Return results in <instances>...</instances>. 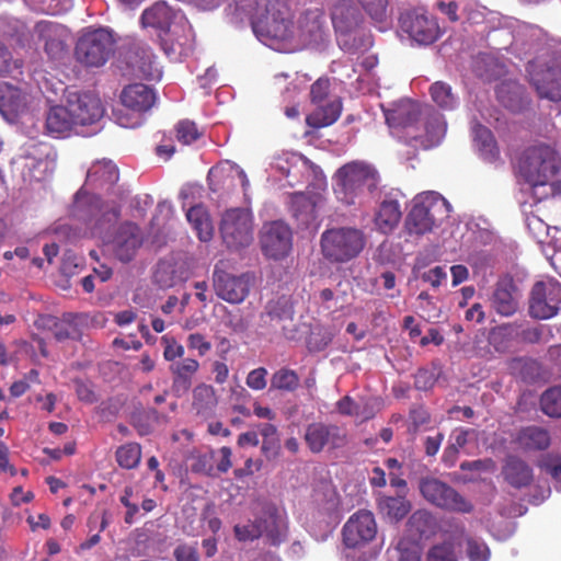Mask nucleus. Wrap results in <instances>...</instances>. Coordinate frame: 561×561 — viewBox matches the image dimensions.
<instances>
[{"mask_svg": "<svg viewBox=\"0 0 561 561\" xmlns=\"http://www.w3.org/2000/svg\"><path fill=\"white\" fill-rule=\"evenodd\" d=\"M55 152L47 144L31 142L14 163L22 169L24 181H44L55 169Z\"/></svg>", "mask_w": 561, "mask_h": 561, "instance_id": "nucleus-16", "label": "nucleus"}, {"mask_svg": "<svg viewBox=\"0 0 561 561\" xmlns=\"http://www.w3.org/2000/svg\"><path fill=\"white\" fill-rule=\"evenodd\" d=\"M38 39L44 42L46 54L51 59H59L65 53L68 30L51 21H39L34 27Z\"/></svg>", "mask_w": 561, "mask_h": 561, "instance_id": "nucleus-29", "label": "nucleus"}, {"mask_svg": "<svg viewBox=\"0 0 561 561\" xmlns=\"http://www.w3.org/2000/svg\"><path fill=\"white\" fill-rule=\"evenodd\" d=\"M45 129L55 138H66L72 134L80 135V129L76 127L66 103L49 108L45 119Z\"/></svg>", "mask_w": 561, "mask_h": 561, "instance_id": "nucleus-33", "label": "nucleus"}, {"mask_svg": "<svg viewBox=\"0 0 561 561\" xmlns=\"http://www.w3.org/2000/svg\"><path fill=\"white\" fill-rule=\"evenodd\" d=\"M503 474L506 481L516 488L527 485L533 479L531 468L523 460L516 457H508L503 468Z\"/></svg>", "mask_w": 561, "mask_h": 561, "instance_id": "nucleus-41", "label": "nucleus"}, {"mask_svg": "<svg viewBox=\"0 0 561 561\" xmlns=\"http://www.w3.org/2000/svg\"><path fill=\"white\" fill-rule=\"evenodd\" d=\"M228 10L236 22L249 20L256 38L278 51L319 45L328 36L325 15L320 9L308 10L296 24L286 0H233Z\"/></svg>", "mask_w": 561, "mask_h": 561, "instance_id": "nucleus-1", "label": "nucleus"}, {"mask_svg": "<svg viewBox=\"0 0 561 561\" xmlns=\"http://www.w3.org/2000/svg\"><path fill=\"white\" fill-rule=\"evenodd\" d=\"M530 82L540 98L561 101V47L548 45L528 61Z\"/></svg>", "mask_w": 561, "mask_h": 561, "instance_id": "nucleus-10", "label": "nucleus"}, {"mask_svg": "<svg viewBox=\"0 0 561 561\" xmlns=\"http://www.w3.org/2000/svg\"><path fill=\"white\" fill-rule=\"evenodd\" d=\"M234 534L242 541L253 540L265 535L273 545H279L287 536L286 514L284 510L266 504L255 522L236 525Z\"/></svg>", "mask_w": 561, "mask_h": 561, "instance_id": "nucleus-14", "label": "nucleus"}, {"mask_svg": "<svg viewBox=\"0 0 561 561\" xmlns=\"http://www.w3.org/2000/svg\"><path fill=\"white\" fill-rule=\"evenodd\" d=\"M268 314L278 319H290L294 309L290 300L286 297L279 298L275 304H270L267 307Z\"/></svg>", "mask_w": 561, "mask_h": 561, "instance_id": "nucleus-59", "label": "nucleus"}, {"mask_svg": "<svg viewBox=\"0 0 561 561\" xmlns=\"http://www.w3.org/2000/svg\"><path fill=\"white\" fill-rule=\"evenodd\" d=\"M427 561H457L453 545L444 542L434 546L427 554Z\"/></svg>", "mask_w": 561, "mask_h": 561, "instance_id": "nucleus-58", "label": "nucleus"}, {"mask_svg": "<svg viewBox=\"0 0 561 561\" xmlns=\"http://www.w3.org/2000/svg\"><path fill=\"white\" fill-rule=\"evenodd\" d=\"M538 466L551 477L554 489L561 492V456L547 454L539 460Z\"/></svg>", "mask_w": 561, "mask_h": 561, "instance_id": "nucleus-49", "label": "nucleus"}, {"mask_svg": "<svg viewBox=\"0 0 561 561\" xmlns=\"http://www.w3.org/2000/svg\"><path fill=\"white\" fill-rule=\"evenodd\" d=\"M38 39L44 42L46 54L51 59H59L65 53L68 30L51 21H39L34 27Z\"/></svg>", "mask_w": 561, "mask_h": 561, "instance_id": "nucleus-28", "label": "nucleus"}, {"mask_svg": "<svg viewBox=\"0 0 561 561\" xmlns=\"http://www.w3.org/2000/svg\"><path fill=\"white\" fill-rule=\"evenodd\" d=\"M471 131L480 156L486 161H495L500 151L491 130L480 124H473Z\"/></svg>", "mask_w": 561, "mask_h": 561, "instance_id": "nucleus-39", "label": "nucleus"}, {"mask_svg": "<svg viewBox=\"0 0 561 561\" xmlns=\"http://www.w3.org/2000/svg\"><path fill=\"white\" fill-rule=\"evenodd\" d=\"M133 490L126 488L123 495L121 496V503L127 508L124 520L126 524L131 525L135 523V517L139 512L137 502L131 501Z\"/></svg>", "mask_w": 561, "mask_h": 561, "instance_id": "nucleus-61", "label": "nucleus"}, {"mask_svg": "<svg viewBox=\"0 0 561 561\" xmlns=\"http://www.w3.org/2000/svg\"><path fill=\"white\" fill-rule=\"evenodd\" d=\"M450 210V204L437 192L420 193L412 201L404 230L411 237L424 236L448 218Z\"/></svg>", "mask_w": 561, "mask_h": 561, "instance_id": "nucleus-9", "label": "nucleus"}, {"mask_svg": "<svg viewBox=\"0 0 561 561\" xmlns=\"http://www.w3.org/2000/svg\"><path fill=\"white\" fill-rule=\"evenodd\" d=\"M216 404L217 397L211 386L202 383L195 387L192 405L197 414L202 416L210 415Z\"/></svg>", "mask_w": 561, "mask_h": 561, "instance_id": "nucleus-43", "label": "nucleus"}, {"mask_svg": "<svg viewBox=\"0 0 561 561\" xmlns=\"http://www.w3.org/2000/svg\"><path fill=\"white\" fill-rule=\"evenodd\" d=\"M476 438V432L473 430L457 428L455 430L449 438L450 445L444 453L445 461L454 463L456 455L460 449L465 448L467 444Z\"/></svg>", "mask_w": 561, "mask_h": 561, "instance_id": "nucleus-47", "label": "nucleus"}, {"mask_svg": "<svg viewBox=\"0 0 561 561\" xmlns=\"http://www.w3.org/2000/svg\"><path fill=\"white\" fill-rule=\"evenodd\" d=\"M516 443L525 450H543L550 446L551 437L548 430L531 425L518 432Z\"/></svg>", "mask_w": 561, "mask_h": 561, "instance_id": "nucleus-37", "label": "nucleus"}, {"mask_svg": "<svg viewBox=\"0 0 561 561\" xmlns=\"http://www.w3.org/2000/svg\"><path fill=\"white\" fill-rule=\"evenodd\" d=\"M76 316L68 313L62 317L60 321L49 319L54 322V336L57 341L61 342L67 339H75L78 334V330L75 324Z\"/></svg>", "mask_w": 561, "mask_h": 561, "instance_id": "nucleus-52", "label": "nucleus"}, {"mask_svg": "<svg viewBox=\"0 0 561 561\" xmlns=\"http://www.w3.org/2000/svg\"><path fill=\"white\" fill-rule=\"evenodd\" d=\"M343 542L348 550H362L376 538L377 524L369 511L354 513L343 526Z\"/></svg>", "mask_w": 561, "mask_h": 561, "instance_id": "nucleus-21", "label": "nucleus"}, {"mask_svg": "<svg viewBox=\"0 0 561 561\" xmlns=\"http://www.w3.org/2000/svg\"><path fill=\"white\" fill-rule=\"evenodd\" d=\"M319 202V196H309L302 192H297L290 195V209L293 215L300 219L304 224H308L316 217V208Z\"/></svg>", "mask_w": 561, "mask_h": 561, "instance_id": "nucleus-42", "label": "nucleus"}, {"mask_svg": "<svg viewBox=\"0 0 561 561\" xmlns=\"http://www.w3.org/2000/svg\"><path fill=\"white\" fill-rule=\"evenodd\" d=\"M339 507L336 491L330 483H324L314 491L312 508L310 512L311 522L320 523L324 530H331L335 523V512Z\"/></svg>", "mask_w": 561, "mask_h": 561, "instance_id": "nucleus-26", "label": "nucleus"}, {"mask_svg": "<svg viewBox=\"0 0 561 561\" xmlns=\"http://www.w3.org/2000/svg\"><path fill=\"white\" fill-rule=\"evenodd\" d=\"M267 370L263 367L251 370L247 376V386L253 390H263L266 387Z\"/></svg>", "mask_w": 561, "mask_h": 561, "instance_id": "nucleus-63", "label": "nucleus"}, {"mask_svg": "<svg viewBox=\"0 0 561 561\" xmlns=\"http://www.w3.org/2000/svg\"><path fill=\"white\" fill-rule=\"evenodd\" d=\"M379 181V173L373 164L356 160L336 170L333 191L337 201L345 205L363 204L366 195L377 188Z\"/></svg>", "mask_w": 561, "mask_h": 561, "instance_id": "nucleus-7", "label": "nucleus"}, {"mask_svg": "<svg viewBox=\"0 0 561 561\" xmlns=\"http://www.w3.org/2000/svg\"><path fill=\"white\" fill-rule=\"evenodd\" d=\"M66 104L80 135L90 136L100 129L104 107L98 95L91 92H68Z\"/></svg>", "mask_w": 561, "mask_h": 561, "instance_id": "nucleus-15", "label": "nucleus"}, {"mask_svg": "<svg viewBox=\"0 0 561 561\" xmlns=\"http://www.w3.org/2000/svg\"><path fill=\"white\" fill-rule=\"evenodd\" d=\"M366 245L363 230L339 227L325 230L321 236L323 256L333 263H346L357 257Z\"/></svg>", "mask_w": 561, "mask_h": 561, "instance_id": "nucleus-11", "label": "nucleus"}, {"mask_svg": "<svg viewBox=\"0 0 561 561\" xmlns=\"http://www.w3.org/2000/svg\"><path fill=\"white\" fill-rule=\"evenodd\" d=\"M145 27L159 32L161 47L172 60L188 55L195 45V33L185 14L167 1H157L141 14Z\"/></svg>", "mask_w": 561, "mask_h": 561, "instance_id": "nucleus-3", "label": "nucleus"}, {"mask_svg": "<svg viewBox=\"0 0 561 561\" xmlns=\"http://www.w3.org/2000/svg\"><path fill=\"white\" fill-rule=\"evenodd\" d=\"M156 92L142 84L127 85L121 93V107L113 110L115 123L125 128H136L144 123V114L156 103Z\"/></svg>", "mask_w": 561, "mask_h": 561, "instance_id": "nucleus-12", "label": "nucleus"}, {"mask_svg": "<svg viewBox=\"0 0 561 561\" xmlns=\"http://www.w3.org/2000/svg\"><path fill=\"white\" fill-rule=\"evenodd\" d=\"M304 438L308 448L314 454L324 449L341 448L346 442V435L342 428L320 422L309 424Z\"/></svg>", "mask_w": 561, "mask_h": 561, "instance_id": "nucleus-24", "label": "nucleus"}, {"mask_svg": "<svg viewBox=\"0 0 561 561\" xmlns=\"http://www.w3.org/2000/svg\"><path fill=\"white\" fill-rule=\"evenodd\" d=\"M541 410L551 417H561V386L546 390L540 399Z\"/></svg>", "mask_w": 561, "mask_h": 561, "instance_id": "nucleus-48", "label": "nucleus"}, {"mask_svg": "<svg viewBox=\"0 0 561 561\" xmlns=\"http://www.w3.org/2000/svg\"><path fill=\"white\" fill-rule=\"evenodd\" d=\"M191 268L183 259L159 261L153 274L154 282L162 288H170L188 279Z\"/></svg>", "mask_w": 561, "mask_h": 561, "instance_id": "nucleus-32", "label": "nucleus"}, {"mask_svg": "<svg viewBox=\"0 0 561 561\" xmlns=\"http://www.w3.org/2000/svg\"><path fill=\"white\" fill-rule=\"evenodd\" d=\"M199 368V363L194 358H182L170 365L173 375V390L178 396L188 391L192 378Z\"/></svg>", "mask_w": 561, "mask_h": 561, "instance_id": "nucleus-35", "label": "nucleus"}, {"mask_svg": "<svg viewBox=\"0 0 561 561\" xmlns=\"http://www.w3.org/2000/svg\"><path fill=\"white\" fill-rule=\"evenodd\" d=\"M465 552L469 561H489L491 556L488 545L472 536L465 538Z\"/></svg>", "mask_w": 561, "mask_h": 561, "instance_id": "nucleus-51", "label": "nucleus"}, {"mask_svg": "<svg viewBox=\"0 0 561 561\" xmlns=\"http://www.w3.org/2000/svg\"><path fill=\"white\" fill-rule=\"evenodd\" d=\"M128 65L135 76L148 80H160L162 78V69L156 56L151 48L145 44H138L130 50Z\"/></svg>", "mask_w": 561, "mask_h": 561, "instance_id": "nucleus-31", "label": "nucleus"}, {"mask_svg": "<svg viewBox=\"0 0 561 561\" xmlns=\"http://www.w3.org/2000/svg\"><path fill=\"white\" fill-rule=\"evenodd\" d=\"M477 4L478 0H438L436 7L451 22H457L461 14H466L468 20L478 23L482 13L476 10Z\"/></svg>", "mask_w": 561, "mask_h": 561, "instance_id": "nucleus-34", "label": "nucleus"}, {"mask_svg": "<svg viewBox=\"0 0 561 561\" xmlns=\"http://www.w3.org/2000/svg\"><path fill=\"white\" fill-rule=\"evenodd\" d=\"M561 310V283L552 277L537 280L530 290L528 311L539 320L553 318Z\"/></svg>", "mask_w": 561, "mask_h": 561, "instance_id": "nucleus-17", "label": "nucleus"}, {"mask_svg": "<svg viewBox=\"0 0 561 561\" xmlns=\"http://www.w3.org/2000/svg\"><path fill=\"white\" fill-rule=\"evenodd\" d=\"M401 28L419 45L434 43L440 34L436 19L423 10H413L402 14Z\"/></svg>", "mask_w": 561, "mask_h": 561, "instance_id": "nucleus-22", "label": "nucleus"}, {"mask_svg": "<svg viewBox=\"0 0 561 561\" xmlns=\"http://www.w3.org/2000/svg\"><path fill=\"white\" fill-rule=\"evenodd\" d=\"M409 524L420 536H426L434 526V518L427 511H416L409 519Z\"/></svg>", "mask_w": 561, "mask_h": 561, "instance_id": "nucleus-53", "label": "nucleus"}, {"mask_svg": "<svg viewBox=\"0 0 561 561\" xmlns=\"http://www.w3.org/2000/svg\"><path fill=\"white\" fill-rule=\"evenodd\" d=\"M271 385L280 390H294L298 385V377L293 370L280 369L273 375Z\"/></svg>", "mask_w": 561, "mask_h": 561, "instance_id": "nucleus-55", "label": "nucleus"}, {"mask_svg": "<svg viewBox=\"0 0 561 561\" xmlns=\"http://www.w3.org/2000/svg\"><path fill=\"white\" fill-rule=\"evenodd\" d=\"M401 193L390 191L386 193L375 213L374 221L382 233L391 232L400 222L402 210L400 205Z\"/></svg>", "mask_w": 561, "mask_h": 561, "instance_id": "nucleus-30", "label": "nucleus"}, {"mask_svg": "<svg viewBox=\"0 0 561 561\" xmlns=\"http://www.w3.org/2000/svg\"><path fill=\"white\" fill-rule=\"evenodd\" d=\"M186 218L201 241L207 242L213 238L214 226L204 206H191L186 211Z\"/></svg>", "mask_w": 561, "mask_h": 561, "instance_id": "nucleus-40", "label": "nucleus"}, {"mask_svg": "<svg viewBox=\"0 0 561 561\" xmlns=\"http://www.w3.org/2000/svg\"><path fill=\"white\" fill-rule=\"evenodd\" d=\"M380 512L392 520L402 519L411 510L410 502L404 496H380Z\"/></svg>", "mask_w": 561, "mask_h": 561, "instance_id": "nucleus-45", "label": "nucleus"}, {"mask_svg": "<svg viewBox=\"0 0 561 561\" xmlns=\"http://www.w3.org/2000/svg\"><path fill=\"white\" fill-rule=\"evenodd\" d=\"M331 18L341 49L356 54L371 46L370 34L362 27L363 16L350 0H337Z\"/></svg>", "mask_w": 561, "mask_h": 561, "instance_id": "nucleus-8", "label": "nucleus"}, {"mask_svg": "<svg viewBox=\"0 0 561 561\" xmlns=\"http://www.w3.org/2000/svg\"><path fill=\"white\" fill-rule=\"evenodd\" d=\"M213 287L216 295L229 304L242 302L250 290L249 278L245 275H232L217 265L213 273Z\"/></svg>", "mask_w": 561, "mask_h": 561, "instance_id": "nucleus-25", "label": "nucleus"}, {"mask_svg": "<svg viewBox=\"0 0 561 561\" xmlns=\"http://www.w3.org/2000/svg\"><path fill=\"white\" fill-rule=\"evenodd\" d=\"M219 230L228 248H245L253 241L252 216L243 208L228 209L221 217Z\"/></svg>", "mask_w": 561, "mask_h": 561, "instance_id": "nucleus-19", "label": "nucleus"}, {"mask_svg": "<svg viewBox=\"0 0 561 561\" xmlns=\"http://www.w3.org/2000/svg\"><path fill=\"white\" fill-rule=\"evenodd\" d=\"M432 101L442 110L453 111L459 104V98L453 92L451 87L443 81H436L430 87Z\"/></svg>", "mask_w": 561, "mask_h": 561, "instance_id": "nucleus-44", "label": "nucleus"}, {"mask_svg": "<svg viewBox=\"0 0 561 561\" xmlns=\"http://www.w3.org/2000/svg\"><path fill=\"white\" fill-rule=\"evenodd\" d=\"M356 419L367 421L375 416L379 410V401L377 399H368L358 402Z\"/></svg>", "mask_w": 561, "mask_h": 561, "instance_id": "nucleus-62", "label": "nucleus"}, {"mask_svg": "<svg viewBox=\"0 0 561 561\" xmlns=\"http://www.w3.org/2000/svg\"><path fill=\"white\" fill-rule=\"evenodd\" d=\"M420 492L430 503L456 513L467 514L473 505L455 489L435 478H424L420 481Z\"/></svg>", "mask_w": 561, "mask_h": 561, "instance_id": "nucleus-20", "label": "nucleus"}, {"mask_svg": "<svg viewBox=\"0 0 561 561\" xmlns=\"http://www.w3.org/2000/svg\"><path fill=\"white\" fill-rule=\"evenodd\" d=\"M141 458V447L136 443L121 446L116 451L118 465L126 469H133L138 466Z\"/></svg>", "mask_w": 561, "mask_h": 561, "instance_id": "nucleus-50", "label": "nucleus"}, {"mask_svg": "<svg viewBox=\"0 0 561 561\" xmlns=\"http://www.w3.org/2000/svg\"><path fill=\"white\" fill-rule=\"evenodd\" d=\"M260 243L266 256L274 260L283 259L291 250V230L282 220L266 222L261 229Z\"/></svg>", "mask_w": 561, "mask_h": 561, "instance_id": "nucleus-23", "label": "nucleus"}, {"mask_svg": "<svg viewBox=\"0 0 561 561\" xmlns=\"http://www.w3.org/2000/svg\"><path fill=\"white\" fill-rule=\"evenodd\" d=\"M118 217L119 207L112 206L106 211L83 220L87 225L84 233L102 239L118 261L127 263L137 255L142 247L145 236L142 230L130 221L122 224L113 234H108V229Z\"/></svg>", "mask_w": 561, "mask_h": 561, "instance_id": "nucleus-5", "label": "nucleus"}, {"mask_svg": "<svg viewBox=\"0 0 561 561\" xmlns=\"http://www.w3.org/2000/svg\"><path fill=\"white\" fill-rule=\"evenodd\" d=\"M341 103L337 99H330L322 103H316L314 111L307 117V123L320 128L333 124L341 114Z\"/></svg>", "mask_w": 561, "mask_h": 561, "instance_id": "nucleus-38", "label": "nucleus"}, {"mask_svg": "<svg viewBox=\"0 0 561 561\" xmlns=\"http://www.w3.org/2000/svg\"><path fill=\"white\" fill-rule=\"evenodd\" d=\"M161 343L163 345V357L167 362H178L182 359L184 355V347L176 340L169 335H163L161 337Z\"/></svg>", "mask_w": 561, "mask_h": 561, "instance_id": "nucleus-57", "label": "nucleus"}, {"mask_svg": "<svg viewBox=\"0 0 561 561\" xmlns=\"http://www.w3.org/2000/svg\"><path fill=\"white\" fill-rule=\"evenodd\" d=\"M382 111L391 135L413 148H433L446 135L444 116L430 105L402 99L382 106Z\"/></svg>", "mask_w": 561, "mask_h": 561, "instance_id": "nucleus-2", "label": "nucleus"}, {"mask_svg": "<svg viewBox=\"0 0 561 561\" xmlns=\"http://www.w3.org/2000/svg\"><path fill=\"white\" fill-rule=\"evenodd\" d=\"M173 556L176 561H198V553L195 545L180 543L175 547Z\"/></svg>", "mask_w": 561, "mask_h": 561, "instance_id": "nucleus-64", "label": "nucleus"}, {"mask_svg": "<svg viewBox=\"0 0 561 561\" xmlns=\"http://www.w3.org/2000/svg\"><path fill=\"white\" fill-rule=\"evenodd\" d=\"M202 135L196 124L188 119H183L176 125V138L184 145H190L197 140Z\"/></svg>", "mask_w": 561, "mask_h": 561, "instance_id": "nucleus-54", "label": "nucleus"}, {"mask_svg": "<svg viewBox=\"0 0 561 561\" xmlns=\"http://www.w3.org/2000/svg\"><path fill=\"white\" fill-rule=\"evenodd\" d=\"M209 178L218 180L225 178H229L231 180L238 179L244 191L250 186V182L244 170L237 163L229 160L221 161L216 167L211 168L209 170Z\"/></svg>", "mask_w": 561, "mask_h": 561, "instance_id": "nucleus-46", "label": "nucleus"}, {"mask_svg": "<svg viewBox=\"0 0 561 561\" xmlns=\"http://www.w3.org/2000/svg\"><path fill=\"white\" fill-rule=\"evenodd\" d=\"M113 51V39L106 30L84 33L76 46V59L85 67H101Z\"/></svg>", "mask_w": 561, "mask_h": 561, "instance_id": "nucleus-18", "label": "nucleus"}, {"mask_svg": "<svg viewBox=\"0 0 561 561\" xmlns=\"http://www.w3.org/2000/svg\"><path fill=\"white\" fill-rule=\"evenodd\" d=\"M31 94L20 85L0 81V113L9 122H14L24 114L31 103Z\"/></svg>", "mask_w": 561, "mask_h": 561, "instance_id": "nucleus-27", "label": "nucleus"}, {"mask_svg": "<svg viewBox=\"0 0 561 561\" xmlns=\"http://www.w3.org/2000/svg\"><path fill=\"white\" fill-rule=\"evenodd\" d=\"M268 176L283 185L296 186L308 182L310 178L322 180V173L318 167L298 152L284 151L275 154L267 169Z\"/></svg>", "mask_w": 561, "mask_h": 561, "instance_id": "nucleus-13", "label": "nucleus"}, {"mask_svg": "<svg viewBox=\"0 0 561 561\" xmlns=\"http://www.w3.org/2000/svg\"><path fill=\"white\" fill-rule=\"evenodd\" d=\"M367 14L376 22H383L387 15V0H357Z\"/></svg>", "mask_w": 561, "mask_h": 561, "instance_id": "nucleus-56", "label": "nucleus"}, {"mask_svg": "<svg viewBox=\"0 0 561 561\" xmlns=\"http://www.w3.org/2000/svg\"><path fill=\"white\" fill-rule=\"evenodd\" d=\"M117 167L110 160H102L93 163L88 171L83 186L75 195L71 207V215L78 220H88L106 211L114 202H101L99 193L108 192L118 181Z\"/></svg>", "mask_w": 561, "mask_h": 561, "instance_id": "nucleus-6", "label": "nucleus"}, {"mask_svg": "<svg viewBox=\"0 0 561 561\" xmlns=\"http://www.w3.org/2000/svg\"><path fill=\"white\" fill-rule=\"evenodd\" d=\"M558 168V156L550 146L537 145L524 152L518 165L524 180L519 201L524 206H533L554 194L552 180Z\"/></svg>", "mask_w": 561, "mask_h": 561, "instance_id": "nucleus-4", "label": "nucleus"}, {"mask_svg": "<svg viewBox=\"0 0 561 561\" xmlns=\"http://www.w3.org/2000/svg\"><path fill=\"white\" fill-rule=\"evenodd\" d=\"M514 289L515 286L511 280H501L497 283L492 297V305L497 313L510 317L516 312L518 301Z\"/></svg>", "mask_w": 561, "mask_h": 561, "instance_id": "nucleus-36", "label": "nucleus"}, {"mask_svg": "<svg viewBox=\"0 0 561 561\" xmlns=\"http://www.w3.org/2000/svg\"><path fill=\"white\" fill-rule=\"evenodd\" d=\"M20 68V61L14 60L7 47L0 44V76L11 75Z\"/></svg>", "mask_w": 561, "mask_h": 561, "instance_id": "nucleus-60", "label": "nucleus"}]
</instances>
